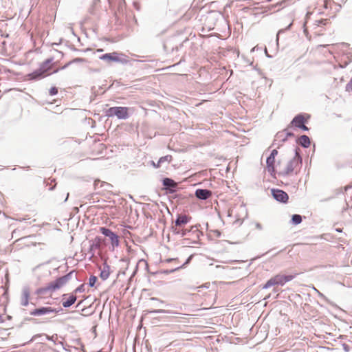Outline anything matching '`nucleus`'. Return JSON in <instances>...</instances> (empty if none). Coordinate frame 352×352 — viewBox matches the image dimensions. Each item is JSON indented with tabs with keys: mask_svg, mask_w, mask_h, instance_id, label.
<instances>
[{
	"mask_svg": "<svg viewBox=\"0 0 352 352\" xmlns=\"http://www.w3.org/2000/svg\"><path fill=\"white\" fill-rule=\"evenodd\" d=\"M76 278V273L75 271H71L65 276L58 278L54 281L49 283L46 286L38 288L36 291V294L39 296L47 294L49 292H53L59 289L64 286L73 277Z\"/></svg>",
	"mask_w": 352,
	"mask_h": 352,
	"instance_id": "f257e3e1",
	"label": "nucleus"
},
{
	"mask_svg": "<svg viewBox=\"0 0 352 352\" xmlns=\"http://www.w3.org/2000/svg\"><path fill=\"white\" fill-rule=\"evenodd\" d=\"M301 164L302 157L299 153L298 148H296L295 155L287 162L285 167L280 168L278 175L282 176L297 175L300 169Z\"/></svg>",
	"mask_w": 352,
	"mask_h": 352,
	"instance_id": "f03ea898",
	"label": "nucleus"
},
{
	"mask_svg": "<svg viewBox=\"0 0 352 352\" xmlns=\"http://www.w3.org/2000/svg\"><path fill=\"white\" fill-rule=\"evenodd\" d=\"M53 60V58H49L43 61L40 65L38 69L28 75L29 80H38L51 74L52 72H50V71L52 69V63Z\"/></svg>",
	"mask_w": 352,
	"mask_h": 352,
	"instance_id": "7ed1b4c3",
	"label": "nucleus"
},
{
	"mask_svg": "<svg viewBox=\"0 0 352 352\" xmlns=\"http://www.w3.org/2000/svg\"><path fill=\"white\" fill-rule=\"evenodd\" d=\"M129 108L125 107H114L106 111L108 117L116 116L118 119H127L129 118Z\"/></svg>",
	"mask_w": 352,
	"mask_h": 352,
	"instance_id": "20e7f679",
	"label": "nucleus"
},
{
	"mask_svg": "<svg viewBox=\"0 0 352 352\" xmlns=\"http://www.w3.org/2000/svg\"><path fill=\"white\" fill-rule=\"evenodd\" d=\"M173 232H174V234L180 235L181 236H184L186 235H190V236L192 235L197 239H199V236L201 235H203V233L197 228V227L196 226H192L190 228V229H189V230L185 229L184 227H183V228L177 229L176 230H173Z\"/></svg>",
	"mask_w": 352,
	"mask_h": 352,
	"instance_id": "39448f33",
	"label": "nucleus"
},
{
	"mask_svg": "<svg viewBox=\"0 0 352 352\" xmlns=\"http://www.w3.org/2000/svg\"><path fill=\"white\" fill-rule=\"evenodd\" d=\"M177 263V265L175 267H173L170 269H166V270L161 269L159 270V273L168 274H170V273H173V272L177 271V270L182 268L183 266V265H179V261L177 258H168V259H165L164 261H161V264L162 266L165 263Z\"/></svg>",
	"mask_w": 352,
	"mask_h": 352,
	"instance_id": "423d86ee",
	"label": "nucleus"
},
{
	"mask_svg": "<svg viewBox=\"0 0 352 352\" xmlns=\"http://www.w3.org/2000/svg\"><path fill=\"white\" fill-rule=\"evenodd\" d=\"M190 219L191 217L186 214H178L177 219L175 221V226H172V230H176L177 229L184 227L185 225H186Z\"/></svg>",
	"mask_w": 352,
	"mask_h": 352,
	"instance_id": "0eeeda50",
	"label": "nucleus"
},
{
	"mask_svg": "<svg viewBox=\"0 0 352 352\" xmlns=\"http://www.w3.org/2000/svg\"><path fill=\"white\" fill-rule=\"evenodd\" d=\"M271 192L273 197L279 202L287 203L289 199L287 193L282 190L272 188Z\"/></svg>",
	"mask_w": 352,
	"mask_h": 352,
	"instance_id": "6e6552de",
	"label": "nucleus"
},
{
	"mask_svg": "<svg viewBox=\"0 0 352 352\" xmlns=\"http://www.w3.org/2000/svg\"><path fill=\"white\" fill-rule=\"evenodd\" d=\"M58 310L51 307H43L38 309H35L30 312L31 316H41L49 314H57Z\"/></svg>",
	"mask_w": 352,
	"mask_h": 352,
	"instance_id": "1a4fd4ad",
	"label": "nucleus"
},
{
	"mask_svg": "<svg viewBox=\"0 0 352 352\" xmlns=\"http://www.w3.org/2000/svg\"><path fill=\"white\" fill-rule=\"evenodd\" d=\"M100 59L103 60L108 63L111 62L123 63L124 60L120 58L119 54L117 52L104 54L100 56Z\"/></svg>",
	"mask_w": 352,
	"mask_h": 352,
	"instance_id": "9d476101",
	"label": "nucleus"
},
{
	"mask_svg": "<svg viewBox=\"0 0 352 352\" xmlns=\"http://www.w3.org/2000/svg\"><path fill=\"white\" fill-rule=\"evenodd\" d=\"M195 195L199 199L206 200L211 197L212 192L208 189H197Z\"/></svg>",
	"mask_w": 352,
	"mask_h": 352,
	"instance_id": "9b49d317",
	"label": "nucleus"
},
{
	"mask_svg": "<svg viewBox=\"0 0 352 352\" xmlns=\"http://www.w3.org/2000/svg\"><path fill=\"white\" fill-rule=\"evenodd\" d=\"M30 295V288L28 287H24L22 290V294L21 297V305L23 307H26L29 304V298Z\"/></svg>",
	"mask_w": 352,
	"mask_h": 352,
	"instance_id": "f8f14e48",
	"label": "nucleus"
},
{
	"mask_svg": "<svg viewBox=\"0 0 352 352\" xmlns=\"http://www.w3.org/2000/svg\"><path fill=\"white\" fill-rule=\"evenodd\" d=\"M306 122L307 119L305 118L304 115L298 114L293 118L289 126H294L295 127L299 128L302 124H305Z\"/></svg>",
	"mask_w": 352,
	"mask_h": 352,
	"instance_id": "ddd939ff",
	"label": "nucleus"
},
{
	"mask_svg": "<svg viewBox=\"0 0 352 352\" xmlns=\"http://www.w3.org/2000/svg\"><path fill=\"white\" fill-rule=\"evenodd\" d=\"M277 278L278 284L280 285H284L287 282L291 281L295 277V275H276Z\"/></svg>",
	"mask_w": 352,
	"mask_h": 352,
	"instance_id": "4468645a",
	"label": "nucleus"
},
{
	"mask_svg": "<svg viewBox=\"0 0 352 352\" xmlns=\"http://www.w3.org/2000/svg\"><path fill=\"white\" fill-rule=\"evenodd\" d=\"M162 184L166 189H169L170 192H174L173 188H175L177 186V184L170 178H164L162 181Z\"/></svg>",
	"mask_w": 352,
	"mask_h": 352,
	"instance_id": "2eb2a0df",
	"label": "nucleus"
},
{
	"mask_svg": "<svg viewBox=\"0 0 352 352\" xmlns=\"http://www.w3.org/2000/svg\"><path fill=\"white\" fill-rule=\"evenodd\" d=\"M266 163L267 171L271 174V175H274L276 172L274 166L275 158L272 157V156H269L267 158Z\"/></svg>",
	"mask_w": 352,
	"mask_h": 352,
	"instance_id": "dca6fc26",
	"label": "nucleus"
},
{
	"mask_svg": "<svg viewBox=\"0 0 352 352\" xmlns=\"http://www.w3.org/2000/svg\"><path fill=\"white\" fill-rule=\"evenodd\" d=\"M297 142L302 147L308 148L310 145V139L307 135H302L298 138Z\"/></svg>",
	"mask_w": 352,
	"mask_h": 352,
	"instance_id": "f3484780",
	"label": "nucleus"
},
{
	"mask_svg": "<svg viewBox=\"0 0 352 352\" xmlns=\"http://www.w3.org/2000/svg\"><path fill=\"white\" fill-rule=\"evenodd\" d=\"M109 275H110V267L107 263H104L102 270H101L100 277L103 280H105L109 277Z\"/></svg>",
	"mask_w": 352,
	"mask_h": 352,
	"instance_id": "a211bd4d",
	"label": "nucleus"
},
{
	"mask_svg": "<svg viewBox=\"0 0 352 352\" xmlns=\"http://www.w3.org/2000/svg\"><path fill=\"white\" fill-rule=\"evenodd\" d=\"M287 140V136L285 135V131H282L278 132L275 135L274 142H279L281 143L285 142Z\"/></svg>",
	"mask_w": 352,
	"mask_h": 352,
	"instance_id": "6ab92c4d",
	"label": "nucleus"
},
{
	"mask_svg": "<svg viewBox=\"0 0 352 352\" xmlns=\"http://www.w3.org/2000/svg\"><path fill=\"white\" fill-rule=\"evenodd\" d=\"M278 285L276 276L269 279L267 283L263 286V289H268L272 286Z\"/></svg>",
	"mask_w": 352,
	"mask_h": 352,
	"instance_id": "aec40b11",
	"label": "nucleus"
},
{
	"mask_svg": "<svg viewBox=\"0 0 352 352\" xmlns=\"http://www.w3.org/2000/svg\"><path fill=\"white\" fill-rule=\"evenodd\" d=\"M76 300V296L74 295H72L69 297V298L63 302V306L65 308L69 307L72 306Z\"/></svg>",
	"mask_w": 352,
	"mask_h": 352,
	"instance_id": "412c9836",
	"label": "nucleus"
},
{
	"mask_svg": "<svg viewBox=\"0 0 352 352\" xmlns=\"http://www.w3.org/2000/svg\"><path fill=\"white\" fill-rule=\"evenodd\" d=\"M109 238L111 241V243L113 247H118L119 245V238L116 233L112 232V234L109 236Z\"/></svg>",
	"mask_w": 352,
	"mask_h": 352,
	"instance_id": "4be33fe9",
	"label": "nucleus"
},
{
	"mask_svg": "<svg viewBox=\"0 0 352 352\" xmlns=\"http://www.w3.org/2000/svg\"><path fill=\"white\" fill-rule=\"evenodd\" d=\"M171 160H172V156L170 155H168L163 156V157H160V160L157 162V167H160V164L162 163H164V162H170L171 161Z\"/></svg>",
	"mask_w": 352,
	"mask_h": 352,
	"instance_id": "5701e85b",
	"label": "nucleus"
},
{
	"mask_svg": "<svg viewBox=\"0 0 352 352\" xmlns=\"http://www.w3.org/2000/svg\"><path fill=\"white\" fill-rule=\"evenodd\" d=\"M292 221L294 224L298 225L302 222V217L300 214H294L292 217Z\"/></svg>",
	"mask_w": 352,
	"mask_h": 352,
	"instance_id": "b1692460",
	"label": "nucleus"
},
{
	"mask_svg": "<svg viewBox=\"0 0 352 352\" xmlns=\"http://www.w3.org/2000/svg\"><path fill=\"white\" fill-rule=\"evenodd\" d=\"M100 232L107 237H109L113 232L110 229H108L104 227H100Z\"/></svg>",
	"mask_w": 352,
	"mask_h": 352,
	"instance_id": "393cba45",
	"label": "nucleus"
},
{
	"mask_svg": "<svg viewBox=\"0 0 352 352\" xmlns=\"http://www.w3.org/2000/svg\"><path fill=\"white\" fill-rule=\"evenodd\" d=\"M329 19H320V20H317L315 21V24L317 25V26H320V25H326L329 23Z\"/></svg>",
	"mask_w": 352,
	"mask_h": 352,
	"instance_id": "a878e982",
	"label": "nucleus"
},
{
	"mask_svg": "<svg viewBox=\"0 0 352 352\" xmlns=\"http://www.w3.org/2000/svg\"><path fill=\"white\" fill-rule=\"evenodd\" d=\"M100 188H103L106 191H111V189L113 188V186L109 183L105 182H102L100 183Z\"/></svg>",
	"mask_w": 352,
	"mask_h": 352,
	"instance_id": "bb28decb",
	"label": "nucleus"
},
{
	"mask_svg": "<svg viewBox=\"0 0 352 352\" xmlns=\"http://www.w3.org/2000/svg\"><path fill=\"white\" fill-rule=\"evenodd\" d=\"M97 277L95 276H91L89 280V285L90 287H94L95 285L96 282L97 281Z\"/></svg>",
	"mask_w": 352,
	"mask_h": 352,
	"instance_id": "cd10ccee",
	"label": "nucleus"
},
{
	"mask_svg": "<svg viewBox=\"0 0 352 352\" xmlns=\"http://www.w3.org/2000/svg\"><path fill=\"white\" fill-rule=\"evenodd\" d=\"M1 298H3V303H8V289H6L5 290V292H3V294H2L1 296Z\"/></svg>",
	"mask_w": 352,
	"mask_h": 352,
	"instance_id": "c85d7f7f",
	"label": "nucleus"
},
{
	"mask_svg": "<svg viewBox=\"0 0 352 352\" xmlns=\"http://www.w3.org/2000/svg\"><path fill=\"white\" fill-rule=\"evenodd\" d=\"M292 26V23H290L285 29H282V30H280L278 33H277V35H276V40L277 41H278V39H279V36L281 33L284 32V31L285 30H289L290 28V27Z\"/></svg>",
	"mask_w": 352,
	"mask_h": 352,
	"instance_id": "c756f323",
	"label": "nucleus"
},
{
	"mask_svg": "<svg viewBox=\"0 0 352 352\" xmlns=\"http://www.w3.org/2000/svg\"><path fill=\"white\" fill-rule=\"evenodd\" d=\"M170 311L165 309H155L153 311H151L150 313H154V314H162V313H169Z\"/></svg>",
	"mask_w": 352,
	"mask_h": 352,
	"instance_id": "7c9ffc66",
	"label": "nucleus"
},
{
	"mask_svg": "<svg viewBox=\"0 0 352 352\" xmlns=\"http://www.w3.org/2000/svg\"><path fill=\"white\" fill-rule=\"evenodd\" d=\"M50 95L54 96L58 94V89L56 87H53L50 89Z\"/></svg>",
	"mask_w": 352,
	"mask_h": 352,
	"instance_id": "2f4dec72",
	"label": "nucleus"
},
{
	"mask_svg": "<svg viewBox=\"0 0 352 352\" xmlns=\"http://www.w3.org/2000/svg\"><path fill=\"white\" fill-rule=\"evenodd\" d=\"M85 291V284H82L80 285V286H78L76 289H75V292L76 293H81V292H83Z\"/></svg>",
	"mask_w": 352,
	"mask_h": 352,
	"instance_id": "473e14b6",
	"label": "nucleus"
},
{
	"mask_svg": "<svg viewBox=\"0 0 352 352\" xmlns=\"http://www.w3.org/2000/svg\"><path fill=\"white\" fill-rule=\"evenodd\" d=\"M289 127H290V126H289L287 129H284V131H285V135L287 136V139L289 137H293L294 135L293 133L289 131Z\"/></svg>",
	"mask_w": 352,
	"mask_h": 352,
	"instance_id": "72a5a7b5",
	"label": "nucleus"
},
{
	"mask_svg": "<svg viewBox=\"0 0 352 352\" xmlns=\"http://www.w3.org/2000/svg\"><path fill=\"white\" fill-rule=\"evenodd\" d=\"M100 183H102V182L99 179L95 180L94 183V188L98 189V188H100Z\"/></svg>",
	"mask_w": 352,
	"mask_h": 352,
	"instance_id": "f704fd0d",
	"label": "nucleus"
},
{
	"mask_svg": "<svg viewBox=\"0 0 352 352\" xmlns=\"http://www.w3.org/2000/svg\"><path fill=\"white\" fill-rule=\"evenodd\" d=\"M346 89L347 91H349V90L352 91V78H351L350 81L346 84Z\"/></svg>",
	"mask_w": 352,
	"mask_h": 352,
	"instance_id": "c9c22d12",
	"label": "nucleus"
},
{
	"mask_svg": "<svg viewBox=\"0 0 352 352\" xmlns=\"http://www.w3.org/2000/svg\"><path fill=\"white\" fill-rule=\"evenodd\" d=\"M277 154H278V151L276 149H274L272 151L270 156H272V157L275 158V157Z\"/></svg>",
	"mask_w": 352,
	"mask_h": 352,
	"instance_id": "e433bc0d",
	"label": "nucleus"
},
{
	"mask_svg": "<svg viewBox=\"0 0 352 352\" xmlns=\"http://www.w3.org/2000/svg\"><path fill=\"white\" fill-rule=\"evenodd\" d=\"M299 129H302V130H303V131H308V130H309L308 127H307V126H306L305 125V124H302V125L299 127Z\"/></svg>",
	"mask_w": 352,
	"mask_h": 352,
	"instance_id": "4c0bfd02",
	"label": "nucleus"
},
{
	"mask_svg": "<svg viewBox=\"0 0 352 352\" xmlns=\"http://www.w3.org/2000/svg\"><path fill=\"white\" fill-rule=\"evenodd\" d=\"M255 226L258 230H262V226L260 223H256Z\"/></svg>",
	"mask_w": 352,
	"mask_h": 352,
	"instance_id": "58836bf2",
	"label": "nucleus"
},
{
	"mask_svg": "<svg viewBox=\"0 0 352 352\" xmlns=\"http://www.w3.org/2000/svg\"><path fill=\"white\" fill-rule=\"evenodd\" d=\"M214 233L216 234L217 236H220L221 232L219 230H215Z\"/></svg>",
	"mask_w": 352,
	"mask_h": 352,
	"instance_id": "ea45409f",
	"label": "nucleus"
},
{
	"mask_svg": "<svg viewBox=\"0 0 352 352\" xmlns=\"http://www.w3.org/2000/svg\"><path fill=\"white\" fill-rule=\"evenodd\" d=\"M100 241V240L98 239V241ZM94 246H95L96 248H99V247H100L99 242H98V243H96V244H95V243H94V244L91 245V247H94Z\"/></svg>",
	"mask_w": 352,
	"mask_h": 352,
	"instance_id": "a19ab883",
	"label": "nucleus"
},
{
	"mask_svg": "<svg viewBox=\"0 0 352 352\" xmlns=\"http://www.w3.org/2000/svg\"><path fill=\"white\" fill-rule=\"evenodd\" d=\"M329 0H324V6L325 8H327V3Z\"/></svg>",
	"mask_w": 352,
	"mask_h": 352,
	"instance_id": "79ce46f5",
	"label": "nucleus"
},
{
	"mask_svg": "<svg viewBox=\"0 0 352 352\" xmlns=\"http://www.w3.org/2000/svg\"><path fill=\"white\" fill-rule=\"evenodd\" d=\"M315 291L320 295V296H322V294L318 291L317 290L316 288H314Z\"/></svg>",
	"mask_w": 352,
	"mask_h": 352,
	"instance_id": "37998d69",
	"label": "nucleus"
},
{
	"mask_svg": "<svg viewBox=\"0 0 352 352\" xmlns=\"http://www.w3.org/2000/svg\"><path fill=\"white\" fill-rule=\"evenodd\" d=\"M151 300H158V299L157 298H152Z\"/></svg>",
	"mask_w": 352,
	"mask_h": 352,
	"instance_id": "c03bdc74",
	"label": "nucleus"
},
{
	"mask_svg": "<svg viewBox=\"0 0 352 352\" xmlns=\"http://www.w3.org/2000/svg\"><path fill=\"white\" fill-rule=\"evenodd\" d=\"M153 166H154L155 167H156V168H158V167H157V164H155V163L153 162Z\"/></svg>",
	"mask_w": 352,
	"mask_h": 352,
	"instance_id": "a18cd8bd",
	"label": "nucleus"
},
{
	"mask_svg": "<svg viewBox=\"0 0 352 352\" xmlns=\"http://www.w3.org/2000/svg\"><path fill=\"white\" fill-rule=\"evenodd\" d=\"M68 196H69V193H67V197L65 199V201L67 200Z\"/></svg>",
	"mask_w": 352,
	"mask_h": 352,
	"instance_id": "49530a36",
	"label": "nucleus"
},
{
	"mask_svg": "<svg viewBox=\"0 0 352 352\" xmlns=\"http://www.w3.org/2000/svg\"><path fill=\"white\" fill-rule=\"evenodd\" d=\"M283 3H285V1H281L279 4H280V5H282Z\"/></svg>",
	"mask_w": 352,
	"mask_h": 352,
	"instance_id": "de8ad7c7",
	"label": "nucleus"
},
{
	"mask_svg": "<svg viewBox=\"0 0 352 352\" xmlns=\"http://www.w3.org/2000/svg\"><path fill=\"white\" fill-rule=\"evenodd\" d=\"M58 72V69H56V70L54 71L52 73H56V72Z\"/></svg>",
	"mask_w": 352,
	"mask_h": 352,
	"instance_id": "09e8293b",
	"label": "nucleus"
},
{
	"mask_svg": "<svg viewBox=\"0 0 352 352\" xmlns=\"http://www.w3.org/2000/svg\"><path fill=\"white\" fill-rule=\"evenodd\" d=\"M15 233H16V230H14L13 232H12V234H15Z\"/></svg>",
	"mask_w": 352,
	"mask_h": 352,
	"instance_id": "8fccbe9b",
	"label": "nucleus"
},
{
	"mask_svg": "<svg viewBox=\"0 0 352 352\" xmlns=\"http://www.w3.org/2000/svg\"><path fill=\"white\" fill-rule=\"evenodd\" d=\"M54 187L50 188V190H53Z\"/></svg>",
	"mask_w": 352,
	"mask_h": 352,
	"instance_id": "3c124183",
	"label": "nucleus"
},
{
	"mask_svg": "<svg viewBox=\"0 0 352 352\" xmlns=\"http://www.w3.org/2000/svg\"><path fill=\"white\" fill-rule=\"evenodd\" d=\"M0 320H1V316L0 315Z\"/></svg>",
	"mask_w": 352,
	"mask_h": 352,
	"instance_id": "603ef678",
	"label": "nucleus"
},
{
	"mask_svg": "<svg viewBox=\"0 0 352 352\" xmlns=\"http://www.w3.org/2000/svg\"><path fill=\"white\" fill-rule=\"evenodd\" d=\"M267 1H271L272 0H267Z\"/></svg>",
	"mask_w": 352,
	"mask_h": 352,
	"instance_id": "864d4df0",
	"label": "nucleus"
}]
</instances>
